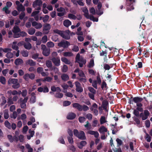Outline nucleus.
Wrapping results in <instances>:
<instances>
[{
  "label": "nucleus",
  "instance_id": "obj_1",
  "mask_svg": "<svg viewBox=\"0 0 152 152\" xmlns=\"http://www.w3.org/2000/svg\"><path fill=\"white\" fill-rule=\"evenodd\" d=\"M81 9L84 13V16L86 18L90 19L93 21H98V18H95L93 15H89L88 10L86 7H83Z\"/></svg>",
  "mask_w": 152,
  "mask_h": 152
},
{
  "label": "nucleus",
  "instance_id": "obj_2",
  "mask_svg": "<svg viewBox=\"0 0 152 152\" xmlns=\"http://www.w3.org/2000/svg\"><path fill=\"white\" fill-rule=\"evenodd\" d=\"M73 133L74 135L79 139L83 140L86 139L85 133L83 131H80L79 132L77 130L75 129L73 130Z\"/></svg>",
  "mask_w": 152,
  "mask_h": 152
},
{
  "label": "nucleus",
  "instance_id": "obj_3",
  "mask_svg": "<svg viewBox=\"0 0 152 152\" xmlns=\"http://www.w3.org/2000/svg\"><path fill=\"white\" fill-rule=\"evenodd\" d=\"M9 85L13 84L12 87L14 89H17L20 87V84L18 83V80L17 79L10 78L8 81Z\"/></svg>",
  "mask_w": 152,
  "mask_h": 152
},
{
  "label": "nucleus",
  "instance_id": "obj_4",
  "mask_svg": "<svg viewBox=\"0 0 152 152\" xmlns=\"http://www.w3.org/2000/svg\"><path fill=\"white\" fill-rule=\"evenodd\" d=\"M42 0H36L34 1L33 3V6L35 9L39 10H40V6L42 4Z\"/></svg>",
  "mask_w": 152,
  "mask_h": 152
},
{
  "label": "nucleus",
  "instance_id": "obj_5",
  "mask_svg": "<svg viewBox=\"0 0 152 152\" xmlns=\"http://www.w3.org/2000/svg\"><path fill=\"white\" fill-rule=\"evenodd\" d=\"M11 45L12 49L17 51V53L15 54L16 56L18 57L19 56L20 51L18 50L19 47L17 44V42L14 41L11 44Z\"/></svg>",
  "mask_w": 152,
  "mask_h": 152
},
{
  "label": "nucleus",
  "instance_id": "obj_6",
  "mask_svg": "<svg viewBox=\"0 0 152 152\" xmlns=\"http://www.w3.org/2000/svg\"><path fill=\"white\" fill-rule=\"evenodd\" d=\"M70 45L69 42L63 40L57 43V45L60 47L67 48Z\"/></svg>",
  "mask_w": 152,
  "mask_h": 152
},
{
  "label": "nucleus",
  "instance_id": "obj_7",
  "mask_svg": "<svg viewBox=\"0 0 152 152\" xmlns=\"http://www.w3.org/2000/svg\"><path fill=\"white\" fill-rule=\"evenodd\" d=\"M20 29L18 27L15 26L13 27L12 30V32L13 33V37L14 38H18L19 37V33Z\"/></svg>",
  "mask_w": 152,
  "mask_h": 152
},
{
  "label": "nucleus",
  "instance_id": "obj_8",
  "mask_svg": "<svg viewBox=\"0 0 152 152\" xmlns=\"http://www.w3.org/2000/svg\"><path fill=\"white\" fill-rule=\"evenodd\" d=\"M51 28V26L49 23L45 24L43 27L42 31L43 34H47L49 33Z\"/></svg>",
  "mask_w": 152,
  "mask_h": 152
},
{
  "label": "nucleus",
  "instance_id": "obj_9",
  "mask_svg": "<svg viewBox=\"0 0 152 152\" xmlns=\"http://www.w3.org/2000/svg\"><path fill=\"white\" fill-rule=\"evenodd\" d=\"M70 31L68 30H67L65 31H62L61 36L66 39H69L70 38Z\"/></svg>",
  "mask_w": 152,
  "mask_h": 152
},
{
  "label": "nucleus",
  "instance_id": "obj_10",
  "mask_svg": "<svg viewBox=\"0 0 152 152\" xmlns=\"http://www.w3.org/2000/svg\"><path fill=\"white\" fill-rule=\"evenodd\" d=\"M16 4L17 5L16 9L19 11H23L25 10V8L23 5L20 3L18 1H15Z\"/></svg>",
  "mask_w": 152,
  "mask_h": 152
},
{
  "label": "nucleus",
  "instance_id": "obj_11",
  "mask_svg": "<svg viewBox=\"0 0 152 152\" xmlns=\"http://www.w3.org/2000/svg\"><path fill=\"white\" fill-rule=\"evenodd\" d=\"M75 85L76 87V91L79 92H81L83 91V89L81 86L80 83L78 82H75Z\"/></svg>",
  "mask_w": 152,
  "mask_h": 152
},
{
  "label": "nucleus",
  "instance_id": "obj_12",
  "mask_svg": "<svg viewBox=\"0 0 152 152\" xmlns=\"http://www.w3.org/2000/svg\"><path fill=\"white\" fill-rule=\"evenodd\" d=\"M52 61L54 64L57 66H58L60 65V59L58 58L53 57L52 59Z\"/></svg>",
  "mask_w": 152,
  "mask_h": 152
},
{
  "label": "nucleus",
  "instance_id": "obj_13",
  "mask_svg": "<svg viewBox=\"0 0 152 152\" xmlns=\"http://www.w3.org/2000/svg\"><path fill=\"white\" fill-rule=\"evenodd\" d=\"M33 26L36 29H40L42 26V24L40 23H38L36 21H33L32 23Z\"/></svg>",
  "mask_w": 152,
  "mask_h": 152
},
{
  "label": "nucleus",
  "instance_id": "obj_14",
  "mask_svg": "<svg viewBox=\"0 0 152 152\" xmlns=\"http://www.w3.org/2000/svg\"><path fill=\"white\" fill-rule=\"evenodd\" d=\"M79 62H77L79 64L80 67H82L83 65L85 64L86 62V60L83 57H81V59L79 60Z\"/></svg>",
  "mask_w": 152,
  "mask_h": 152
},
{
  "label": "nucleus",
  "instance_id": "obj_15",
  "mask_svg": "<svg viewBox=\"0 0 152 152\" xmlns=\"http://www.w3.org/2000/svg\"><path fill=\"white\" fill-rule=\"evenodd\" d=\"M36 101V97L35 94L34 92L32 93L31 94V97L30 99V102L31 103H34Z\"/></svg>",
  "mask_w": 152,
  "mask_h": 152
},
{
  "label": "nucleus",
  "instance_id": "obj_16",
  "mask_svg": "<svg viewBox=\"0 0 152 152\" xmlns=\"http://www.w3.org/2000/svg\"><path fill=\"white\" fill-rule=\"evenodd\" d=\"M87 133L90 134L94 135V137L96 138H98L99 136V134L98 132L96 131L89 130L88 132Z\"/></svg>",
  "mask_w": 152,
  "mask_h": 152
},
{
  "label": "nucleus",
  "instance_id": "obj_17",
  "mask_svg": "<svg viewBox=\"0 0 152 152\" xmlns=\"http://www.w3.org/2000/svg\"><path fill=\"white\" fill-rule=\"evenodd\" d=\"M74 107L80 111H82V106L78 103H75L73 104Z\"/></svg>",
  "mask_w": 152,
  "mask_h": 152
},
{
  "label": "nucleus",
  "instance_id": "obj_18",
  "mask_svg": "<svg viewBox=\"0 0 152 152\" xmlns=\"http://www.w3.org/2000/svg\"><path fill=\"white\" fill-rule=\"evenodd\" d=\"M23 60L20 58H18L15 60V64L16 65H19L23 63Z\"/></svg>",
  "mask_w": 152,
  "mask_h": 152
},
{
  "label": "nucleus",
  "instance_id": "obj_19",
  "mask_svg": "<svg viewBox=\"0 0 152 152\" xmlns=\"http://www.w3.org/2000/svg\"><path fill=\"white\" fill-rule=\"evenodd\" d=\"M76 116L75 114L74 113H70L68 114L67 118L68 119L72 120L74 119L75 117Z\"/></svg>",
  "mask_w": 152,
  "mask_h": 152
},
{
  "label": "nucleus",
  "instance_id": "obj_20",
  "mask_svg": "<svg viewBox=\"0 0 152 152\" xmlns=\"http://www.w3.org/2000/svg\"><path fill=\"white\" fill-rule=\"evenodd\" d=\"M26 65H29L30 66H34L36 65V63L32 59H29L26 61Z\"/></svg>",
  "mask_w": 152,
  "mask_h": 152
},
{
  "label": "nucleus",
  "instance_id": "obj_21",
  "mask_svg": "<svg viewBox=\"0 0 152 152\" xmlns=\"http://www.w3.org/2000/svg\"><path fill=\"white\" fill-rule=\"evenodd\" d=\"M99 131L101 133H104L107 132V129L104 126H102L99 129Z\"/></svg>",
  "mask_w": 152,
  "mask_h": 152
},
{
  "label": "nucleus",
  "instance_id": "obj_22",
  "mask_svg": "<svg viewBox=\"0 0 152 152\" xmlns=\"http://www.w3.org/2000/svg\"><path fill=\"white\" fill-rule=\"evenodd\" d=\"M63 24L65 26L67 27L71 25L72 23L69 20L66 19L64 21Z\"/></svg>",
  "mask_w": 152,
  "mask_h": 152
},
{
  "label": "nucleus",
  "instance_id": "obj_23",
  "mask_svg": "<svg viewBox=\"0 0 152 152\" xmlns=\"http://www.w3.org/2000/svg\"><path fill=\"white\" fill-rule=\"evenodd\" d=\"M87 144L85 141H82L78 145V147L80 149H82L83 147L85 146Z\"/></svg>",
  "mask_w": 152,
  "mask_h": 152
},
{
  "label": "nucleus",
  "instance_id": "obj_24",
  "mask_svg": "<svg viewBox=\"0 0 152 152\" xmlns=\"http://www.w3.org/2000/svg\"><path fill=\"white\" fill-rule=\"evenodd\" d=\"M61 61L64 63L65 64H71V62L68 59H67L66 58L64 57H62L61 58Z\"/></svg>",
  "mask_w": 152,
  "mask_h": 152
},
{
  "label": "nucleus",
  "instance_id": "obj_25",
  "mask_svg": "<svg viewBox=\"0 0 152 152\" xmlns=\"http://www.w3.org/2000/svg\"><path fill=\"white\" fill-rule=\"evenodd\" d=\"M62 79L64 81H66L69 79V77L68 75L65 74H62L61 76Z\"/></svg>",
  "mask_w": 152,
  "mask_h": 152
},
{
  "label": "nucleus",
  "instance_id": "obj_26",
  "mask_svg": "<svg viewBox=\"0 0 152 152\" xmlns=\"http://www.w3.org/2000/svg\"><path fill=\"white\" fill-rule=\"evenodd\" d=\"M50 49H47L42 51V54L45 56H48L50 54Z\"/></svg>",
  "mask_w": 152,
  "mask_h": 152
},
{
  "label": "nucleus",
  "instance_id": "obj_27",
  "mask_svg": "<svg viewBox=\"0 0 152 152\" xmlns=\"http://www.w3.org/2000/svg\"><path fill=\"white\" fill-rule=\"evenodd\" d=\"M21 54L24 57H28V56L29 52L27 50H23L21 52Z\"/></svg>",
  "mask_w": 152,
  "mask_h": 152
},
{
  "label": "nucleus",
  "instance_id": "obj_28",
  "mask_svg": "<svg viewBox=\"0 0 152 152\" xmlns=\"http://www.w3.org/2000/svg\"><path fill=\"white\" fill-rule=\"evenodd\" d=\"M47 47L48 48H53L54 47V43L51 41H49L46 44Z\"/></svg>",
  "mask_w": 152,
  "mask_h": 152
},
{
  "label": "nucleus",
  "instance_id": "obj_29",
  "mask_svg": "<svg viewBox=\"0 0 152 152\" xmlns=\"http://www.w3.org/2000/svg\"><path fill=\"white\" fill-rule=\"evenodd\" d=\"M63 55L66 57H71L73 56V54L71 52H64L63 53Z\"/></svg>",
  "mask_w": 152,
  "mask_h": 152
},
{
  "label": "nucleus",
  "instance_id": "obj_30",
  "mask_svg": "<svg viewBox=\"0 0 152 152\" xmlns=\"http://www.w3.org/2000/svg\"><path fill=\"white\" fill-rule=\"evenodd\" d=\"M108 102L106 100H104L102 102V106L103 109L105 110L106 111H107V106L108 104Z\"/></svg>",
  "mask_w": 152,
  "mask_h": 152
},
{
  "label": "nucleus",
  "instance_id": "obj_31",
  "mask_svg": "<svg viewBox=\"0 0 152 152\" xmlns=\"http://www.w3.org/2000/svg\"><path fill=\"white\" fill-rule=\"evenodd\" d=\"M23 46L27 50L30 49L32 47L31 44L29 43L23 44Z\"/></svg>",
  "mask_w": 152,
  "mask_h": 152
},
{
  "label": "nucleus",
  "instance_id": "obj_32",
  "mask_svg": "<svg viewBox=\"0 0 152 152\" xmlns=\"http://www.w3.org/2000/svg\"><path fill=\"white\" fill-rule=\"evenodd\" d=\"M4 116L5 119H7L9 117L8 110H5L4 112Z\"/></svg>",
  "mask_w": 152,
  "mask_h": 152
},
{
  "label": "nucleus",
  "instance_id": "obj_33",
  "mask_svg": "<svg viewBox=\"0 0 152 152\" xmlns=\"http://www.w3.org/2000/svg\"><path fill=\"white\" fill-rule=\"evenodd\" d=\"M100 121L101 124H103L107 122L106 118L104 116H102L101 117Z\"/></svg>",
  "mask_w": 152,
  "mask_h": 152
},
{
  "label": "nucleus",
  "instance_id": "obj_34",
  "mask_svg": "<svg viewBox=\"0 0 152 152\" xmlns=\"http://www.w3.org/2000/svg\"><path fill=\"white\" fill-rule=\"evenodd\" d=\"M143 100L142 98L139 97H135L133 99L134 101L136 103L141 102Z\"/></svg>",
  "mask_w": 152,
  "mask_h": 152
},
{
  "label": "nucleus",
  "instance_id": "obj_35",
  "mask_svg": "<svg viewBox=\"0 0 152 152\" xmlns=\"http://www.w3.org/2000/svg\"><path fill=\"white\" fill-rule=\"evenodd\" d=\"M94 60L93 59H92L90 60L88 65V66L90 68H92L94 66Z\"/></svg>",
  "mask_w": 152,
  "mask_h": 152
},
{
  "label": "nucleus",
  "instance_id": "obj_36",
  "mask_svg": "<svg viewBox=\"0 0 152 152\" xmlns=\"http://www.w3.org/2000/svg\"><path fill=\"white\" fill-rule=\"evenodd\" d=\"M28 33L31 35H33L35 32V30L33 28H31L28 31Z\"/></svg>",
  "mask_w": 152,
  "mask_h": 152
},
{
  "label": "nucleus",
  "instance_id": "obj_37",
  "mask_svg": "<svg viewBox=\"0 0 152 152\" xmlns=\"http://www.w3.org/2000/svg\"><path fill=\"white\" fill-rule=\"evenodd\" d=\"M6 56L9 58H11L13 57V53L10 52H8L6 54Z\"/></svg>",
  "mask_w": 152,
  "mask_h": 152
},
{
  "label": "nucleus",
  "instance_id": "obj_38",
  "mask_svg": "<svg viewBox=\"0 0 152 152\" xmlns=\"http://www.w3.org/2000/svg\"><path fill=\"white\" fill-rule=\"evenodd\" d=\"M4 125L5 126L9 129H10L11 128V125L10 123L7 121H6L4 122Z\"/></svg>",
  "mask_w": 152,
  "mask_h": 152
},
{
  "label": "nucleus",
  "instance_id": "obj_39",
  "mask_svg": "<svg viewBox=\"0 0 152 152\" xmlns=\"http://www.w3.org/2000/svg\"><path fill=\"white\" fill-rule=\"evenodd\" d=\"M46 65L48 68H50L51 69L52 68V63L51 61L49 60L47 61L46 62Z\"/></svg>",
  "mask_w": 152,
  "mask_h": 152
},
{
  "label": "nucleus",
  "instance_id": "obj_40",
  "mask_svg": "<svg viewBox=\"0 0 152 152\" xmlns=\"http://www.w3.org/2000/svg\"><path fill=\"white\" fill-rule=\"evenodd\" d=\"M48 41L47 36L45 35L43 36L42 38V43H45Z\"/></svg>",
  "mask_w": 152,
  "mask_h": 152
},
{
  "label": "nucleus",
  "instance_id": "obj_41",
  "mask_svg": "<svg viewBox=\"0 0 152 152\" xmlns=\"http://www.w3.org/2000/svg\"><path fill=\"white\" fill-rule=\"evenodd\" d=\"M68 18L73 20H75L76 19V17L74 15L71 13L68 15Z\"/></svg>",
  "mask_w": 152,
  "mask_h": 152
},
{
  "label": "nucleus",
  "instance_id": "obj_42",
  "mask_svg": "<svg viewBox=\"0 0 152 152\" xmlns=\"http://www.w3.org/2000/svg\"><path fill=\"white\" fill-rule=\"evenodd\" d=\"M6 79L3 77L1 76L0 77V82L3 84H5L6 83Z\"/></svg>",
  "mask_w": 152,
  "mask_h": 152
},
{
  "label": "nucleus",
  "instance_id": "obj_43",
  "mask_svg": "<svg viewBox=\"0 0 152 152\" xmlns=\"http://www.w3.org/2000/svg\"><path fill=\"white\" fill-rule=\"evenodd\" d=\"M28 99V98L27 97H26L24 98L23 99L22 98H20L18 101V102L20 103L21 102H22L24 103H26Z\"/></svg>",
  "mask_w": 152,
  "mask_h": 152
},
{
  "label": "nucleus",
  "instance_id": "obj_44",
  "mask_svg": "<svg viewBox=\"0 0 152 152\" xmlns=\"http://www.w3.org/2000/svg\"><path fill=\"white\" fill-rule=\"evenodd\" d=\"M7 138L9 141L11 142H12L14 141L13 137L10 134H9L7 136Z\"/></svg>",
  "mask_w": 152,
  "mask_h": 152
},
{
  "label": "nucleus",
  "instance_id": "obj_45",
  "mask_svg": "<svg viewBox=\"0 0 152 152\" xmlns=\"http://www.w3.org/2000/svg\"><path fill=\"white\" fill-rule=\"evenodd\" d=\"M63 92L65 93V95L67 96L72 97L73 96V95L69 92H67L66 91H63Z\"/></svg>",
  "mask_w": 152,
  "mask_h": 152
},
{
  "label": "nucleus",
  "instance_id": "obj_46",
  "mask_svg": "<svg viewBox=\"0 0 152 152\" xmlns=\"http://www.w3.org/2000/svg\"><path fill=\"white\" fill-rule=\"evenodd\" d=\"M1 50L2 52H4L5 53H8L10 52H11L12 50L11 49L9 48H5L4 49H2V48H1Z\"/></svg>",
  "mask_w": 152,
  "mask_h": 152
},
{
  "label": "nucleus",
  "instance_id": "obj_47",
  "mask_svg": "<svg viewBox=\"0 0 152 152\" xmlns=\"http://www.w3.org/2000/svg\"><path fill=\"white\" fill-rule=\"evenodd\" d=\"M3 10L7 14H9L10 12V11L9 10V8L5 7L3 8Z\"/></svg>",
  "mask_w": 152,
  "mask_h": 152
},
{
  "label": "nucleus",
  "instance_id": "obj_48",
  "mask_svg": "<svg viewBox=\"0 0 152 152\" xmlns=\"http://www.w3.org/2000/svg\"><path fill=\"white\" fill-rule=\"evenodd\" d=\"M27 116L26 114L24 113L22 114L21 115V118L18 117L17 119L18 120L20 119L22 120H23L26 119Z\"/></svg>",
  "mask_w": 152,
  "mask_h": 152
},
{
  "label": "nucleus",
  "instance_id": "obj_49",
  "mask_svg": "<svg viewBox=\"0 0 152 152\" xmlns=\"http://www.w3.org/2000/svg\"><path fill=\"white\" fill-rule=\"evenodd\" d=\"M145 138L148 142H149L151 141V137L147 133L146 134Z\"/></svg>",
  "mask_w": 152,
  "mask_h": 152
},
{
  "label": "nucleus",
  "instance_id": "obj_50",
  "mask_svg": "<svg viewBox=\"0 0 152 152\" xmlns=\"http://www.w3.org/2000/svg\"><path fill=\"white\" fill-rule=\"evenodd\" d=\"M62 31L58 29H55L53 30V31L54 33L58 34L60 36L61 34Z\"/></svg>",
  "mask_w": 152,
  "mask_h": 152
},
{
  "label": "nucleus",
  "instance_id": "obj_51",
  "mask_svg": "<svg viewBox=\"0 0 152 152\" xmlns=\"http://www.w3.org/2000/svg\"><path fill=\"white\" fill-rule=\"evenodd\" d=\"M82 110H83L84 111H88L89 109V108L87 106L84 105L82 106Z\"/></svg>",
  "mask_w": 152,
  "mask_h": 152
},
{
  "label": "nucleus",
  "instance_id": "obj_52",
  "mask_svg": "<svg viewBox=\"0 0 152 152\" xmlns=\"http://www.w3.org/2000/svg\"><path fill=\"white\" fill-rule=\"evenodd\" d=\"M86 124L84 125L85 127L86 128L88 129H91V125L90 124L88 121L86 122Z\"/></svg>",
  "mask_w": 152,
  "mask_h": 152
},
{
  "label": "nucleus",
  "instance_id": "obj_53",
  "mask_svg": "<svg viewBox=\"0 0 152 152\" xmlns=\"http://www.w3.org/2000/svg\"><path fill=\"white\" fill-rule=\"evenodd\" d=\"M98 107L96 103H94L92 106L90 108L91 110L93 111V109H97Z\"/></svg>",
  "mask_w": 152,
  "mask_h": 152
},
{
  "label": "nucleus",
  "instance_id": "obj_54",
  "mask_svg": "<svg viewBox=\"0 0 152 152\" xmlns=\"http://www.w3.org/2000/svg\"><path fill=\"white\" fill-rule=\"evenodd\" d=\"M49 16L48 15H46L43 18V20L44 22H47L49 18Z\"/></svg>",
  "mask_w": 152,
  "mask_h": 152
},
{
  "label": "nucleus",
  "instance_id": "obj_55",
  "mask_svg": "<svg viewBox=\"0 0 152 152\" xmlns=\"http://www.w3.org/2000/svg\"><path fill=\"white\" fill-rule=\"evenodd\" d=\"M23 77L26 81H28L29 79V74L28 73L24 75Z\"/></svg>",
  "mask_w": 152,
  "mask_h": 152
},
{
  "label": "nucleus",
  "instance_id": "obj_56",
  "mask_svg": "<svg viewBox=\"0 0 152 152\" xmlns=\"http://www.w3.org/2000/svg\"><path fill=\"white\" fill-rule=\"evenodd\" d=\"M39 54L38 53H36L32 55L31 58L34 59H36L38 58Z\"/></svg>",
  "mask_w": 152,
  "mask_h": 152
},
{
  "label": "nucleus",
  "instance_id": "obj_57",
  "mask_svg": "<svg viewBox=\"0 0 152 152\" xmlns=\"http://www.w3.org/2000/svg\"><path fill=\"white\" fill-rule=\"evenodd\" d=\"M78 75L80 77V78L84 77H85V76H86L82 70L80 71L79 72V73H78Z\"/></svg>",
  "mask_w": 152,
  "mask_h": 152
},
{
  "label": "nucleus",
  "instance_id": "obj_58",
  "mask_svg": "<svg viewBox=\"0 0 152 152\" xmlns=\"http://www.w3.org/2000/svg\"><path fill=\"white\" fill-rule=\"evenodd\" d=\"M89 11L90 13L92 15H95V10L94 8L93 7L89 9Z\"/></svg>",
  "mask_w": 152,
  "mask_h": 152
},
{
  "label": "nucleus",
  "instance_id": "obj_59",
  "mask_svg": "<svg viewBox=\"0 0 152 152\" xmlns=\"http://www.w3.org/2000/svg\"><path fill=\"white\" fill-rule=\"evenodd\" d=\"M79 121L81 123H83L85 121V118L84 117H80L79 118Z\"/></svg>",
  "mask_w": 152,
  "mask_h": 152
},
{
  "label": "nucleus",
  "instance_id": "obj_60",
  "mask_svg": "<svg viewBox=\"0 0 152 152\" xmlns=\"http://www.w3.org/2000/svg\"><path fill=\"white\" fill-rule=\"evenodd\" d=\"M86 117L89 120H91L92 118V115L91 113H88L86 115Z\"/></svg>",
  "mask_w": 152,
  "mask_h": 152
},
{
  "label": "nucleus",
  "instance_id": "obj_61",
  "mask_svg": "<svg viewBox=\"0 0 152 152\" xmlns=\"http://www.w3.org/2000/svg\"><path fill=\"white\" fill-rule=\"evenodd\" d=\"M27 34L24 31H20L19 34L20 35L19 37L21 36L23 37H25L26 36Z\"/></svg>",
  "mask_w": 152,
  "mask_h": 152
},
{
  "label": "nucleus",
  "instance_id": "obj_62",
  "mask_svg": "<svg viewBox=\"0 0 152 152\" xmlns=\"http://www.w3.org/2000/svg\"><path fill=\"white\" fill-rule=\"evenodd\" d=\"M68 70V67L67 66L65 65L63 66L62 71L63 72H65L67 71Z\"/></svg>",
  "mask_w": 152,
  "mask_h": 152
},
{
  "label": "nucleus",
  "instance_id": "obj_63",
  "mask_svg": "<svg viewBox=\"0 0 152 152\" xmlns=\"http://www.w3.org/2000/svg\"><path fill=\"white\" fill-rule=\"evenodd\" d=\"M63 96V94L61 93H57L56 95V97L58 98H61Z\"/></svg>",
  "mask_w": 152,
  "mask_h": 152
},
{
  "label": "nucleus",
  "instance_id": "obj_64",
  "mask_svg": "<svg viewBox=\"0 0 152 152\" xmlns=\"http://www.w3.org/2000/svg\"><path fill=\"white\" fill-rule=\"evenodd\" d=\"M89 91L92 93L95 94L96 91L94 89L91 87H89L88 88Z\"/></svg>",
  "mask_w": 152,
  "mask_h": 152
}]
</instances>
